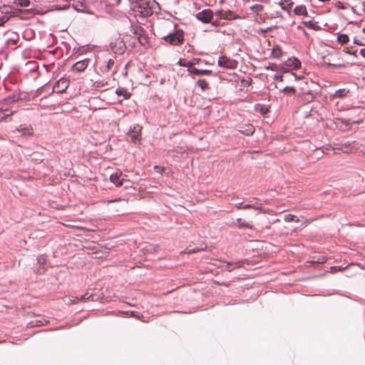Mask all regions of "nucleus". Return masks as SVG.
<instances>
[{
	"label": "nucleus",
	"instance_id": "11",
	"mask_svg": "<svg viewBox=\"0 0 365 365\" xmlns=\"http://www.w3.org/2000/svg\"><path fill=\"white\" fill-rule=\"evenodd\" d=\"M285 66L292 69H298L301 67L300 61L296 57L289 58L284 63Z\"/></svg>",
	"mask_w": 365,
	"mask_h": 365
},
{
	"label": "nucleus",
	"instance_id": "50",
	"mask_svg": "<svg viewBox=\"0 0 365 365\" xmlns=\"http://www.w3.org/2000/svg\"><path fill=\"white\" fill-rule=\"evenodd\" d=\"M4 23V21L0 19V26L3 25Z\"/></svg>",
	"mask_w": 365,
	"mask_h": 365
},
{
	"label": "nucleus",
	"instance_id": "32",
	"mask_svg": "<svg viewBox=\"0 0 365 365\" xmlns=\"http://www.w3.org/2000/svg\"><path fill=\"white\" fill-rule=\"evenodd\" d=\"M91 296H90L91 297ZM86 299H89V297H86V295H82L80 298L79 297H76L73 300H71L72 303H76L78 302V301L81 300V301H84L86 300Z\"/></svg>",
	"mask_w": 365,
	"mask_h": 365
},
{
	"label": "nucleus",
	"instance_id": "9",
	"mask_svg": "<svg viewBox=\"0 0 365 365\" xmlns=\"http://www.w3.org/2000/svg\"><path fill=\"white\" fill-rule=\"evenodd\" d=\"M212 17V12L210 9H205L197 14V18L204 23L210 22Z\"/></svg>",
	"mask_w": 365,
	"mask_h": 365
},
{
	"label": "nucleus",
	"instance_id": "26",
	"mask_svg": "<svg viewBox=\"0 0 365 365\" xmlns=\"http://www.w3.org/2000/svg\"><path fill=\"white\" fill-rule=\"evenodd\" d=\"M284 220L285 222H299V218L296 215L287 214L284 215Z\"/></svg>",
	"mask_w": 365,
	"mask_h": 365
},
{
	"label": "nucleus",
	"instance_id": "24",
	"mask_svg": "<svg viewBox=\"0 0 365 365\" xmlns=\"http://www.w3.org/2000/svg\"><path fill=\"white\" fill-rule=\"evenodd\" d=\"M241 262H237L235 263L227 262L225 267L227 270L232 271L235 267H240L241 266Z\"/></svg>",
	"mask_w": 365,
	"mask_h": 365
},
{
	"label": "nucleus",
	"instance_id": "17",
	"mask_svg": "<svg viewBox=\"0 0 365 365\" xmlns=\"http://www.w3.org/2000/svg\"><path fill=\"white\" fill-rule=\"evenodd\" d=\"M115 65V60L113 58L108 59L106 65L101 68L103 72H108L110 71Z\"/></svg>",
	"mask_w": 365,
	"mask_h": 365
},
{
	"label": "nucleus",
	"instance_id": "39",
	"mask_svg": "<svg viewBox=\"0 0 365 365\" xmlns=\"http://www.w3.org/2000/svg\"><path fill=\"white\" fill-rule=\"evenodd\" d=\"M125 314H130L131 317H139V316L135 312H125Z\"/></svg>",
	"mask_w": 365,
	"mask_h": 365
},
{
	"label": "nucleus",
	"instance_id": "15",
	"mask_svg": "<svg viewBox=\"0 0 365 365\" xmlns=\"http://www.w3.org/2000/svg\"><path fill=\"white\" fill-rule=\"evenodd\" d=\"M233 224L239 228H249L252 229V225L249 222L243 221L241 218H237Z\"/></svg>",
	"mask_w": 365,
	"mask_h": 365
},
{
	"label": "nucleus",
	"instance_id": "45",
	"mask_svg": "<svg viewBox=\"0 0 365 365\" xmlns=\"http://www.w3.org/2000/svg\"><path fill=\"white\" fill-rule=\"evenodd\" d=\"M354 43L358 44V45H360V46L364 45V43H362L361 42H360L359 41H357V40H356V39L354 40Z\"/></svg>",
	"mask_w": 365,
	"mask_h": 365
},
{
	"label": "nucleus",
	"instance_id": "12",
	"mask_svg": "<svg viewBox=\"0 0 365 365\" xmlns=\"http://www.w3.org/2000/svg\"><path fill=\"white\" fill-rule=\"evenodd\" d=\"M46 262V255H41L37 257V262H38V264H39V267L38 269H35V272L36 273L42 274L44 272L45 269H44L43 265L45 264Z\"/></svg>",
	"mask_w": 365,
	"mask_h": 365
},
{
	"label": "nucleus",
	"instance_id": "52",
	"mask_svg": "<svg viewBox=\"0 0 365 365\" xmlns=\"http://www.w3.org/2000/svg\"><path fill=\"white\" fill-rule=\"evenodd\" d=\"M319 1H322V2H327V1H329V0H319Z\"/></svg>",
	"mask_w": 365,
	"mask_h": 365
},
{
	"label": "nucleus",
	"instance_id": "18",
	"mask_svg": "<svg viewBox=\"0 0 365 365\" xmlns=\"http://www.w3.org/2000/svg\"><path fill=\"white\" fill-rule=\"evenodd\" d=\"M294 12L297 15H307V11L304 6H297L294 9Z\"/></svg>",
	"mask_w": 365,
	"mask_h": 365
},
{
	"label": "nucleus",
	"instance_id": "37",
	"mask_svg": "<svg viewBox=\"0 0 365 365\" xmlns=\"http://www.w3.org/2000/svg\"><path fill=\"white\" fill-rule=\"evenodd\" d=\"M267 70H271V71H277V66L275 64L269 65V66L266 67Z\"/></svg>",
	"mask_w": 365,
	"mask_h": 365
},
{
	"label": "nucleus",
	"instance_id": "16",
	"mask_svg": "<svg viewBox=\"0 0 365 365\" xmlns=\"http://www.w3.org/2000/svg\"><path fill=\"white\" fill-rule=\"evenodd\" d=\"M180 66L187 67V71L190 73V68H192L195 63L184 58H180L178 63Z\"/></svg>",
	"mask_w": 365,
	"mask_h": 365
},
{
	"label": "nucleus",
	"instance_id": "36",
	"mask_svg": "<svg viewBox=\"0 0 365 365\" xmlns=\"http://www.w3.org/2000/svg\"><path fill=\"white\" fill-rule=\"evenodd\" d=\"M21 131H22V135H31V130L28 128H23Z\"/></svg>",
	"mask_w": 365,
	"mask_h": 365
},
{
	"label": "nucleus",
	"instance_id": "29",
	"mask_svg": "<svg viewBox=\"0 0 365 365\" xmlns=\"http://www.w3.org/2000/svg\"><path fill=\"white\" fill-rule=\"evenodd\" d=\"M295 91V88L293 86H286L282 89L283 93L289 95L294 94Z\"/></svg>",
	"mask_w": 365,
	"mask_h": 365
},
{
	"label": "nucleus",
	"instance_id": "49",
	"mask_svg": "<svg viewBox=\"0 0 365 365\" xmlns=\"http://www.w3.org/2000/svg\"><path fill=\"white\" fill-rule=\"evenodd\" d=\"M363 7H364V12L365 13V1L362 2Z\"/></svg>",
	"mask_w": 365,
	"mask_h": 365
},
{
	"label": "nucleus",
	"instance_id": "1",
	"mask_svg": "<svg viewBox=\"0 0 365 365\" xmlns=\"http://www.w3.org/2000/svg\"><path fill=\"white\" fill-rule=\"evenodd\" d=\"M136 4L138 11L143 16H151L158 5L155 0H138Z\"/></svg>",
	"mask_w": 365,
	"mask_h": 365
},
{
	"label": "nucleus",
	"instance_id": "28",
	"mask_svg": "<svg viewBox=\"0 0 365 365\" xmlns=\"http://www.w3.org/2000/svg\"><path fill=\"white\" fill-rule=\"evenodd\" d=\"M197 84L202 91L208 88V83L205 79H199Z\"/></svg>",
	"mask_w": 365,
	"mask_h": 365
},
{
	"label": "nucleus",
	"instance_id": "53",
	"mask_svg": "<svg viewBox=\"0 0 365 365\" xmlns=\"http://www.w3.org/2000/svg\"><path fill=\"white\" fill-rule=\"evenodd\" d=\"M195 252V250H189V251H187V252H188V253H190V252Z\"/></svg>",
	"mask_w": 365,
	"mask_h": 365
},
{
	"label": "nucleus",
	"instance_id": "19",
	"mask_svg": "<svg viewBox=\"0 0 365 365\" xmlns=\"http://www.w3.org/2000/svg\"><path fill=\"white\" fill-rule=\"evenodd\" d=\"M282 51L279 46H274L272 50V56L274 58H279L282 56Z\"/></svg>",
	"mask_w": 365,
	"mask_h": 365
},
{
	"label": "nucleus",
	"instance_id": "51",
	"mask_svg": "<svg viewBox=\"0 0 365 365\" xmlns=\"http://www.w3.org/2000/svg\"><path fill=\"white\" fill-rule=\"evenodd\" d=\"M251 82H252V80L250 79L248 81H247V85H250L251 84Z\"/></svg>",
	"mask_w": 365,
	"mask_h": 365
},
{
	"label": "nucleus",
	"instance_id": "34",
	"mask_svg": "<svg viewBox=\"0 0 365 365\" xmlns=\"http://www.w3.org/2000/svg\"><path fill=\"white\" fill-rule=\"evenodd\" d=\"M251 209H254V210H260L261 212H264V213L267 212V211L263 210L261 206H258V205H255V204H252Z\"/></svg>",
	"mask_w": 365,
	"mask_h": 365
},
{
	"label": "nucleus",
	"instance_id": "31",
	"mask_svg": "<svg viewBox=\"0 0 365 365\" xmlns=\"http://www.w3.org/2000/svg\"><path fill=\"white\" fill-rule=\"evenodd\" d=\"M286 78V76H284V75H281V74H279V73H276L274 76V79L275 81H283Z\"/></svg>",
	"mask_w": 365,
	"mask_h": 365
},
{
	"label": "nucleus",
	"instance_id": "35",
	"mask_svg": "<svg viewBox=\"0 0 365 365\" xmlns=\"http://www.w3.org/2000/svg\"><path fill=\"white\" fill-rule=\"evenodd\" d=\"M335 6L339 9H346V7L344 6V4L339 1L335 3Z\"/></svg>",
	"mask_w": 365,
	"mask_h": 365
},
{
	"label": "nucleus",
	"instance_id": "47",
	"mask_svg": "<svg viewBox=\"0 0 365 365\" xmlns=\"http://www.w3.org/2000/svg\"><path fill=\"white\" fill-rule=\"evenodd\" d=\"M43 324V322L40 321L38 323H36L35 325H36V326H41Z\"/></svg>",
	"mask_w": 365,
	"mask_h": 365
},
{
	"label": "nucleus",
	"instance_id": "3",
	"mask_svg": "<svg viewBox=\"0 0 365 365\" xmlns=\"http://www.w3.org/2000/svg\"><path fill=\"white\" fill-rule=\"evenodd\" d=\"M110 48L115 54L121 55L125 51L126 46L124 41L118 37L110 43Z\"/></svg>",
	"mask_w": 365,
	"mask_h": 365
},
{
	"label": "nucleus",
	"instance_id": "23",
	"mask_svg": "<svg viewBox=\"0 0 365 365\" xmlns=\"http://www.w3.org/2000/svg\"><path fill=\"white\" fill-rule=\"evenodd\" d=\"M264 6L262 4H255L250 6V9L258 15L261 11H263Z\"/></svg>",
	"mask_w": 365,
	"mask_h": 365
},
{
	"label": "nucleus",
	"instance_id": "25",
	"mask_svg": "<svg viewBox=\"0 0 365 365\" xmlns=\"http://www.w3.org/2000/svg\"><path fill=\"white\" fill-rule=\"evenodd\" d=\"M349 36L345 34H339L337 36V41L341 44H345L349 42Z\"/></svg>",
	"mask_w": 365,
	"mask_h": 365
},
{
	"label": "nucleus",
	"instance_id": "30",
	"mask_svg": "<svg viewBox=\"0 0 365 365\" xmlns=\"http://www.w3.org/2000/svg\"><path fill=\"white\" fill-rule=\"evenodd\" d=\"M287 78L289 82L297 81L300 77H297L294 73H289L287 76H286L285 79Z\"/></svg>",
	"mask_w": 365,
	"mask_h": 365
},
{
	"label": "nucleus",
	"instance_id": "13",
	"mask_svg": "<svg viewBox=\"0 0 365 365\" xmlns=\"http://www.w3.org/2000/svg\"><path fill=\"white\" fill-rule=\"evenodd\" d=\"M16 110H11L7 108V106H4L1 104V107L0 108V120H3L8 116L11 115L13 113H14Z\"/></svg>",
	"mask_w": 365,
	"mask_h": 365
},
{
	"label": "nucleus",
	"instance_id": "43",
	"mask_svg": "<svg viewBox=\"0 0 365 365\" xmlns=\"http://www.w3.org/2000/svg\"><path fill=\"white\" fill-rule=\"evenodd\" d=\"M359 53L365 58V48H361Z\"/></svg>",
	"mask_w": 365,
	"mask_h": 365
},
{
	"label": "nucleus",
	"instance_id": "33",
	"mask_svg": "<svg viewBox=\"0 0 365 365\" xmlns=\"http://www.w3.org/2000/svg\"><path fill=\"white\" fill-rule=\"evenodd\" d=\"M302 24L309 29H313L314 24L312 21H303Z\"/></svg>",
	"mask_w": 365,
	"mask_h": 365
},
{
	"label": "nucleus",
	"instance_id": "22",
	"mask_svg": "<svg viewBox=\"0 0 365 365\" xmlns=\"http://www.w3.org/2000/svg\"><path fill=\"white\" fill-rule=\"evenodd\" d=\"M349 93V91L346 90L345 88L343 89H338L335 91L333 96L335 98H343L346 96V94Z\"/></svg>",
	"mask_w": 365,
	"mask_h": 365
},
{
	"label": "nucleus",
	"instance_id": "44",
	"mask_svg": "<svg viewBox=\"0 0 365 365\" xmlns=\"http://www.w3.org/2000/svg\"><path fill=\"white\" fill-rule=\"evenodd\" d=\"M251 205L252 204H246L243 206V209L244 210H246V209H251Z\"/></svg>",
	"mask_w": 365,
	"mask_h": 365
},
{
	"label": "nucleus",
	"instance_id": "54",
	"mask_svg": "<svg viewBox=\"0 0 365 365\" xmlns=\"http://www.w3.org/2000/svg\"><path fill=\"white\" fill-rule=\"evenodd\" d=\"M363 32L365 34V27L363 28Z\"/></svg>",
	"mask_w": 365,
	"mask_h": 365
},
{
	"label": "nucleus",
	"instance_id": "5",
	"mask_svg": "<svg viewBox=\"0 0 365 365\" xmlns=\"http://www.w3.org/2000/svg\"><path fill=\"white\" fill-rule=\"evenodd\" d=\"M141 126L139 125H133L128 133V137L134 143H138L140 141Z\"/></svg>",
	"mask_w": 365,
	"mask_h": 365
},
{
	"label": "nucleus",
	"instance_id": "46",
	"mask_svg": "<svg viewBox=\"0 0 365 365\" xmlns=\"http://www.w3.org/2000/svg\"><path fill=\"white\" fill-rule=\"evenodd\" d=\"M347 53H350V54H352V55H354V56H356V51H354V52L347 51Z\"/></svg>",
	"mask_w": 365,
	"mask_h": 365
},
{
	"label": "nucleus",
	"instance_id": "42",
	"mask_svg": "<svg viewBox=\"0 0 365 365\" xmlns=\"http://www.w3.org/2000/svg\"><path fill=\"white\" fill-rule=\"evenodd\" d=\"M78 4H73V7L75 10L78 11H81L82 9H79L78 7Z\"/></svg>",
	"mask_w": 365,
	"mask_h": 365
},
{
	"label": "nucleus",
	"instance_id": "2",
	"mask_svg": "<svg viewBox=\"0 0 365 365\" xmlns=\"http://www.w3.org/2000/svg\"><path fill=\"white\" fill-rule=\"evenodd\" d=\"M161 38L170 45L178 46L184 41V34L181 29H174L173 31L162 36Z\"/></svg>",
	"mask_w": 365,
	"mask_h": 365
},
{
	"label": "nucleus",
	"instance_id": "38",
	"mask_svg": "<svg viewBox=\"0 0 365 365\" xmlns=\"http://www.w3.org/2000/svg\"><path fill=\"white\" fill-rule=\"evenodd\" d=\"M122 199L121 198H115L114 200H109L107 201V203L109 204V203H112V202H119V201H121Z\"/></svg>",
	"mask_w": 365,
	"mask_h": 365
},
{
	"label": "nucleus",
	"instance_id": "7",
	"mask_svg": "<svg viewBox=\"0 0 365 365\" xmlns=\"http://www.w3.org/2000/svg\"><path fill=\"white\" fill-rule=\"evenodd\" d=\"M69 86V81L67 78H61L53 86V90L56 91V93H61L64 92Z\"/></svg>",
	"mask_w": 365,
	"mask_h": 365
},
{
	"label": "nucleus",
	"instance_id": "21",
	"mask_svg": "<svg viewBox=\"0 0 365 365\" xmlns=\"http://www.w3.org/2000/svg\"><path fill=\"white\" fill-rule=\"evenodd\" d=\"M240 131L246 135H250L253 134L255 128L252 125H248L242 128Z\"/></svg>",
	"mask_w": 365,
	"mask_h": 365
},
{
	"label": "nucleus",
	"instance_id": "40",
	"mask_svg": "<svg viewBox=\"0 0 365 365\" xmlns=\"http://www.w3.org/2000/svg\"><path fill=\"white\" fill-rule=\"evenodd\" d=\"M243 206H244V205H242V203H241V202L237 203V204L235 205V207H236L237 209H239V210L243 209Z\"/></svg>",
	"mask_w": 365,
	"mask_h": 365
},
{
	"label": "nucleus",
	"instance_id": "48",
	"mask_svg": "<svg viewBox=\"0 0 365 365\" xmlns=\"http://www.w3.org/2000/svg\"><path fill=\"white\" fill-rule=\"evenodd\" d=\"M192 61V62H194V63H195V64L197 62H198V61H199V59L194 58Z\"/></svg>",
	"mask_w": 365,
	"mask_h": 365
},
{
	"label": "nucleus",
	"instance_id": "4",
	"mask_svg": "<svg viewBox=\"0 0 365 365\" xmlns=\"http://www.w3.org/2000/svg\"><path fill=\"white\" fill-rule=\"evenodd\" d=\"M217 64L222 68L235 69L237 68L238 63L235 60L222 56L219 58Z\"/></svg>",
	"mask_w": 365,
	"mask_h": 365
},
{
	"label": "nucleus",
	"instance_id": "20",
	"mask_svg": "<svg viewBox=\"0 0 365 365\" xmlns=\"http://www.w3.org/2000/svg\"><path fill=\"white\" fill-rule=\"evenodd\" d=\"M115 93L118 96H123L125 99H128L130 97V93H128L124 88H118L115 90Z\"/></svg>",
	"mask_w": 365,
	"mask_h": 365
},
{
	"label": "nucleus",
	"instance_id": "41",
	"mask_svg": "<svg viewBox=\"0 0 365 365\" xmlns=\"http://www.w3.org/2000/svg\"><path fill=\"white\" fill-rule=\"evenodd\" d=\"M331 269H334L341 271V270H343L344 268L342 267L341 266H339V267L336 266V267H332Z\"/></svg>",
	"mask_w": 365,
	"mask_h": 365
},
{
	"label": "nucleus",
	"instance_id": "14",
	"mask_svg": "<svg viewBox=\"0 0 365 365\" xmlns=\"http://www.w3.org/2000/svg\"><path fill=\"white\" fill-rule=\"evenodd\" d=\"M190 73L197 75V76L211 75L212 71L207 70V69H198V68H190Z\"/></svg>",
	"mask_w": 365,
	"mask_h": 365
},
{
	"label": "nucleus",
	"instance_id": "6",
	"mask_svg": "<svg viewBox=\"0 0 365 365\" xmlns=\"http://www.w3.org/2000/svg\"><path fill=\"white\" fill-rule=\"evenodd\" d=\"M125 175H123L122 172L117 171L110 175V180L115 184L117 187L122 186L123 182L125 181Z\"/></svg>",
	"mask_w": 365,
	"mask_h": 365
},
{
	"label": "nucleus",
	"instance_id": "27",
	"mask_svg": "<svg viewBox=\"0 0 365 365\" xmlns=\"http://www.w3.org/2000/svg\"><path fill=\"white\" fill-rule=\"evenodd\" d=\"M14 4L21 7H28L31 1L30 0H14Z\"/></svg>",
	"mask_w": 365,
	"mask_h": 365
},
{
	"label": "nucleus",
	"instance_id": "10",
	"mask_svg": "<svg viewBox=\"0 0 365 365\" xmlns=\"http://www.w3.org/2000/svg\"><path fill=\"white\" fill-rule=\"evenodd\" d=\"M88 59H84L81 61H78L75 64H73L71 67V70L74 72L80 73L85 71V69L88 66Z\"/></svg>",
	"mask_w": 365,
	"mask_h": 365
},
{
	"label": "nucleus",
	"instance_id": "8",
	"mask_svg": "<svg viewBox=\"0 0 365 365\" xmlns=\"http://www.w3.org/2000/svg\"><path fill=\"white\" fill-rule=\"evenodd\" d=\"M21 96L22 93L20 92L14 93L11 96L5 98L1 103L4 106H9L11 103L22 100L23 97Z\"/></svg>",
	"mask_w": 365,
	"mask_h": 365
}]
</instances>
